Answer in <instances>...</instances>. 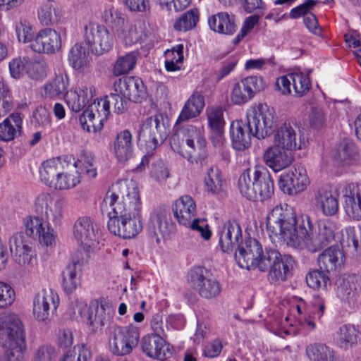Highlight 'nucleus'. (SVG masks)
Wrapping results in <instances>:
<instances>
[{
    "label": "nucleus",
    "instance_id": "13",
    "mask_svg": "<svg viewBox=\"0 0 361 361\" xmlns=\"http://www.w3.org/2000/svg\"><path fill=\"white\" fill-rule=\"evenodd\" d=\"M84 40L92 53L97 56L109 51L114 42V36L109 30L95 23H90L85 26Z\"/></svg>",
    "mask_w": 361,
    "mask_h": 361
},
{
    "label": "nucleus",
    "instance_id": "19",
    "mask_svg": "<svg viewBox=\"0 0 361 361\" xmlns=\"http://www.w3.org/2000/svg\"><path fill=\"white\" fill-rule=\"evenodd\" d=\"M339 192L330 185L319 188L314 194L312 203L314 208L325 216H332L339 209Z\"/></svg>",
    "mask_w": 361,
    "mask_h": 361
},
{
    "label": "nucleus",
    "instance_id": "1",
    "mask_svg": "<svg viewBox=\"0 0 361 361\" xmlns=\"http://www.w3.org/2000/svg\"><path fill=\"white\" fill-rule=\"evenodd\" d=\"M102 210L106 212L107 227L114 235L130 239L142 229V203L137 183L133 180L114 183L104 197Z\"/></svg>",
    "mask_w": 361,
    "mask_h": 361
},
{
    "label": "nucleus",
    "instance_id": "49",
    "mask_svg": "<svg viewBox=\"0 0 361 361\" xmlns=\"http://www.w3.org/2000/svg\"><path fill=\"white\" fill-rule=\"evenodd\" d=\"M183 44H179L164 52L165 68L168 72L181 70L183 63Z\"/></svg>",
    "mask_w": 361,
    "mask_h": 361
},
{
    "label": "nucleus",
    "instance_id": "21",
    "mask_svg": "<svg viewBox=\"0 0 361 361\" xmlns=\"http://www.w3.org/2000/svg\"><path fill=\"white\" fill-rule=\"evenodd\" d=\"M310 180L305 168L298 166L280 176L279 187L283 193L294 195L305 191Z\"/></svg>",
    "mask_w": 361,
    "mask_h": 361
},
{
    "label": "nucleus",
    "instance_id": "36",
    "mask_svg": "<svg viewBox=\"0 0 361 361\" xmlns=\"http://www.w3.org/2000/svg\"><path fill=\"white\" fill-rule=\"evenodd\" d=\"M242 237V231L240 225L235 221L225 224L222 231L219 233V245L224 252L232 251L235 245H238L239 240Z\"/></svg>",
    "mask_w": 361,
    "mask_h": 361
},
{
    "label": "nucleus",
    "instance_id": "53",
    "mask_svg": "<svg viewBox=\"0 0 361 361\" xmlns=\"http://www.w3.org/2000/svg\"><path fill=\"white\" fill-rule=\"evenodd\" d=\"M90 55L82 44H75L71 47L68 54V61L73 68L82 69L90 63Z\"/></svg>",
    "mask_w": 361,
    "mask_h": 361
},
{
    "label": "nucleus",
    "instance_id": "52",
    "mask_svg": "<svg viewBox=\"0 0 361 361\" xmlns=\"http://www.w3.org/2000/svg\"><path fill=\"white\" fill-rule=\"evenodd\" d=\"M306 355L310 361H343L334 352L324 345L314 344L306 348Z\"/></svg>",
    "mask_w": 361,
    "mask_h": 361
},
{
    "label": "nucleus",
    "instance_id": "57",
    "mask_svg": "<svg viewBox=\"0 0 361 361\" xmlns=\"http://www.w3.org/2000/svg\"><path fill=\"white\" fill-rule=\"evenodd\" d=\"M199 20L197 9L192 8L183 13L174 23V28L178 31H188L196 26Z\"/></svg>",
    "mask_w": 361,
    "mask_h": 361
},
{
    "label": "nucleus",
    "instance_id": "35",
    "mask_svg": "<svg viewBox=\"0 0 361 361\" xmlns=\"http://www.w3.org/2000/svg\"><path fill=\"white\" fill-rule=\"evenodd\" d=\"M172 210L178 223L180 225H187L196 214V203L190 195H183L176 200Z\"/></svg>",
    "mask_w": 361,
    "mask_h": 361
},
{
    "label": "nucleus",
    "instance_id": "5",
    "mask_svg": "<svg viewBox=\"0 0 361 361\" xmlns=\"http://www.w3.org/2000/svg\"><path fill=\"white\" fill-rule=\"evenodd\" d=\"M298 228L301 235L296 249L306 250L311 253L320 251L335 238L336 225L330 220L320 221L314 226L310 216L302 214Z\"/></svg>",
    "mask_w": 361,
    "mask_h": 361
},
{
    "label": "nucleus",
    "instance_id": "2",
    "mask_svg": "<svg viewBox=\"0 0 361 361\" xmlns=\"http://www.w3.org/2000/svg\"><path fill=\"white\" fill-rule=\"evenodd\" d=\"M71 157H55L44 161L39 168L41 182L51 189L63 191L75 188L81 182L80 172Z\"/></svg>",
    "mask_w": 361,
    "mask_h": 361
},
{
    "label": "nucleus",
    "instance_id": "62",
    "mask_svg": "<svg viewBox=\"0 0 361 361\" xmlns=\"http://www.w3.org/2000/svg\"><path fill=\"white\" fill-rule=\"evenodd\" d=\"M47 70L48 65L44 60H29L27 75L33 80H42L47 75Z\"/></svg>",
    "mask_w": 361,
    "mask_h": 361
},
{
    "label": "nucleus",
    "instance_id": "59",
    "mask_svg": "<svg viewBox=\"0 0 361 361\" xmlns=\"http://www.w3.org/2000/svg\"><path fill=\"white\" fill-rule=\"evenodd\" d=\"M107 108L117 114L123 113L127 109V99L119 92L110 93L102 98Z\"/></svg>",
    "mask_w": 361,
    "mask_h": 361
},
{
    "label": "nucleus",
    "instance_id": "24",
    "mask_svg": "<svg viewBox=\"0 0 361 361\" xmlns=\"http://www.w3.org/2000/svg\"><path fill=\"white\" fill-rule=\"evenodd\" d=\"M300 133V128L296 125L284 123L274 134V145L290 152L300 149L305 142V138L299 135Z\"/></svg>",
    "mask_w": 361,
    "mask_h": 361
},
{
    "label": "nucleus",
    "instance_id": "14",
    "mask_svg": "<svg viewBox=\"0 0 361 361\" xmlns=\"http://www.w3.org/2000/svg\"><path fill=\"white\" fill-rule=\"evenodd\" d=\"M188 282L194 290L206 299L214 298L221 292L219 281L212 277L207 270L202 267H196L190 269L188 274Z\"/></svg>",
    "mask_w": 361,
    "mask_h": 361
},
{
    "label": "nucleus",
    "instance_id": "20",
    "mask_svg": "<svg viewBox=\"0 0 361 361\" xmlns=\"http://www.w3.org/2000/svg\"><path fill=\"white\" fill-rule=\"evenodd\" d=\"M62 38L59 32L50 27L39 30L29 44V47L35 52L53 54L61 48Z\"/></svg>",
    "mask_w": 361,
    "mask_h": 361
},
{
    "label": "nucleus",
    "instance_id": "46",
    "mask_svg": "<svg viewBox=\"0 0 361 361\" xmlns=\"http://www.w3.org/2000/svg\"><path fill=\"white\" fill-rule=\"evenodd\" d=\"M204 106V99L199 93H194L185 104L176 123L185 121L197 116Z\"/></svg>",
    "mask_w": 361,
    "mask_h": 361
},
{
    "label": "nucleus",
    "instance_id": "8",
    "mask_svg": "<svg viewBox=\"0 0 361 361\" xmlns=\"http://www.w3.org/2000/svg\"><path fill=\"white\" fill-rule=\"evenodd\" d=\"M109 351L116 356L129 355L138 344L140 332L133 324L119 326L113 324L106 331Z\"/></svg>",
    "mask_w": 361,
    "mask_h": 361
},
{
    "label": "nucleus",
    "instance_id": "33",
    "mask_svg": "<svg viewBox=\"0 0 361 361\" xmlns=\"http://www.w3.org/2000/svg\"><path fill=\"white\" fill-rule=\"evenodd\" d=\"M311 310L305 302L300 299L296 303L293 304L290 309V314L285 318L286 322L291 326H302L310 329H314L316 324L312 321Z\"/></svg>",
    "mask_w": 361,
    "mask_h": 361
},
{
    "label": "nucleus",
    "instance_id": "31",
    "mask_svg": "<svg viewBox=\"0 0 361 361\" xmlns=\"http://www.w3.org/2000/svg\"><path fill=\"white\" fill-rule=\"evenodd\" d=\"M94 94V89L92 86L81 85L66 92L65 101L71 111L78 113L83 109Z\"/></svg>",
    "mask_w": 361,
    "mask_h": 361
},
{
    "label": "nucleus",
    "instance_id": "22",
    "mask_svg": "<svg viewBox=\"0 0 361 361\" xmlns=\"http://www.w3.org/2000/svg\"><path fill=\"white\" fill-rule=\"evenodd\" d=\"M265 82L262 78L249 76L236 82L232 87L231 99L235 105L246 104L256 92L263 90Z\"/></svg>",
    "mask_w": 361,
    "mask_h": 361
},
{
    "label": "nucleus",
    "instance_id": "43",
    "mask_svg": "<svg viewBox=\"0 0 361 361\" xmlns=\"http://www.w3.org/2000/svg\"><path fill=\"white\" fill-rule=\"evenodd\" d=\"M68 85V76L59 75L41 87L40 94L45 99H57L64 94Z\"/></svg>",
    "mask_w": 361,
    "mask_h": 361
},
{
    "label": "nucleus",
    "instance_id": "51",
    "mask_svg": "<svg viewBox=\"0 0 361 361\" xmlns=\"http://www.w3.org/2000/svg\"><path fill=\"white\" fill-rule=\"evenodd\" d=\"M139 56L140 54L137 51H132L123 56H119L114 65V75L119 76L127 74L133 71L135 67Z\"/></svg>",
    "mask_w": 361,
    "mask_h": 361
},
{
    "label": "nucleus",
    "instance_id": "39",
    "mask_svg": "<svg viewBox=\"0 0 361 361\" xmlns=\"http://www.w3.org/2000/svg\"><path fill=\"white\" fill-rule=\"evenodd\" d=\"M82 265L78 259L73 260L62 273V285L66 293H73L80 284Z\"/></svg>",
    "mask_w": 361,
    "mask_h": 361
},
{
    "label": "nucleus",
    "instance_id": "3",
    "mask_svg": "<svg viewBox=\"0 0 361 361\" xmlns=\"http://www.w3.org/2000/svg\"><path fill=\"white\" fill-rule=\"evenodd\" d=\"M0 361H24L27 349L25 326L18 315L10 313L0 321Z\"/></svg>",
    "mask_w": 361,
    "mask_h": 361
},
{
    "label": "nucleus",
    "instance_id": "55",
    "mask_svg": "<svg viewBox=\"0 0 361 361\" xmlns=\"http://www.w3.org/2000/svg\"><path fill=\"white\" fill-rule=\"evenodd\" d=\"M322 269H313L306 275V282L312 289H325L330 284L329 276Z\"/></svg>",
    "mask_w": 361,
    "mask_h": 361
},
{
    "label": "nucleus",
    "instance_id": "29",
    "mask_svg": "<svg viewBox=\"0 0 361 361\" xmlns=\"http://www.w3.org/2000/svg\"><path fill=\"white\" fill-rule=\"evenodd\" d=\"M175 230V225L168 217L166 212L161 209H155L149 216L148 231L153 235L157 243H160L162 238L169 237Z\"/></svg>",
    "mask_w": 361,
    "mask_h": 361
},
{
    "label": "nucleus",
    "instance_id": "48",
    "mask_svg": "<svg viewBox=\"0 0 361 361\" xmlns=\"http://www.w3.org/2000/svg\"><path fill=\"white\" fill-rule=\"evenodd\" d=\"M310 73V71L303 72L300 69H295L290 73V78L295 97H301L309 92L311 87Z\"/></svg>",
    "mask_w": 361,
    "mask_h": 361
},
{
    "label": "nucleus",
    "instance_id": "54",
    "mask_svg": "<svg viewBox=\"0 0 361 361\" xmlns=\"http://www.w3.org/2000/svg\"><path fill=\"white\" fill-rule=\"evenodd\" d=\"M222 176L220 170L215 166H210L205 174L204 183L205 190L212 194H218L222 189Z\"/></svg>",
    "mask_w": 361,
    "mask_h": 361
},
{
    "label": "nucleus",
    "instance_id": "12",
    "mask_svg": "<svg viewBox=\"0 0 361 361\" xmlns=\"http://www.w3.org/2000/svg\"><path fill=\"white\" fill-rule=\"evenodd\" d=\"M267 248L263 251L260 243L255 238H248L241 242L235 253V259L238 266L242 269H258L264 262L267 255Z\"/></svg>",
    "mask_w": 361,
    "mask_h": 361
},
{
    "label": "nucleus",
    "instance_id": "25",
    "mask_svg": "<svg viewBox=\"0 0 361 361\" xmlns=\"http://www.w3.org/2000/svg\"><path fill=\"white\" fill-rule=\"evenodd\" d=\"M114 90L133 102H140L146 96L143 82L137 77L119 78L114 84Z\"/></svg>",
    "mask_w": 361,
    "mask_h": 361
},
{
    "label": "nucleus",
    "instance_id": "27",
    "mask_svg": "<svg viewBox=\"0 0 361 361\" xmlns=\"http://www.w3.org/2000/svg\"><path fill=\"white\" fill-rule=\"evenodd\" d=\"M263 160L274 172H279L293 164L294 157L290 151L274 145L265 149Z\"/></svg>",
    "mask_w": 361,
    "mask_h": 361
},
{
    "label": "nucleus",
    "instance_id": "18",
    "mask_svg": "<svg viewBox=\"0 0 361 361\" xmlns=\"http://www.w3.org/2000/svg\"><path fill=\"white\" fill-rule=\"evenodd\" d=\"M66 203L62 199L54 200L51 194L42 192L36 198L35 211L44 214L47 222L51 221L54 225H60L64 216Z\"/></svg>",
    "mask_w": 361,
    "mask_h": 361
},
{
    "label": "nucleus",
    "instance_id": "42",
    "mask_svg": "<svg viewBox=\"0 0 361 361\" xmlns=\"http://www.w3.org/2000/svg\"><path fill=\"white\" fill-rule=\"evenodd\" d=\"M257 183H255V196L252 200L264 201L269 199L274 194V183L271 176L263 166H261L259 174H256Z\"/></svg>",
    "mask_w": 361,
    "mask_h": 361
},
{
    "label": "nucleus",
    "instance_id": "7",
    "mask_svg": "<svg viewBox=\"0 0 361 361\" xmlns=\"http://www.w3.org/2000/svg\"><path fill=\"white\" fill-rule=\"evenodd\" d=\"M68 314L75 319L85 323L90 331L96 333L109 323L111 314L107 312L104 305L97 301L87 305L82 300L72 302L68 308Z\"/></svg>",
    "mask_w": 361,
    "mask_h": 361
},
{
    "label": "nucleus",
    "instance_id": "34",
    "mask_svg": "<svg viewBox=\"0 0 361 361\" xmlns=\"http://www.w3.org/2000/svg\"><path fill=\"white\" fill-rule=\"evenodd\" d=\"M344 261V253L338 245H332L325 249L317 258L319 268L326 272L340 269L343 265Z\"/></svg>",
    "mask_w": 361,
    "mask_h": 361
},
{
    "label": "nucleus",
    "instance_id": "56",
    "mask_svg": "<svg viewBox=\"0 0 361 361\" xmlns=\"http://www.w3.org/2000/svg\"><path fill=\"white\" fill-rule=\"evenodd\" d=\"M357 149L352 142H346L341 144L335 159L343 165L351 164L357 159Z\"/></svg>",
    "mask_w": 361,
    "mask_h": 361
},
{
    "label": "nucleus",
    "instance_id": "16",
    "mask_svg": "<svg viewBox=\"0 0 361 361\" xmlns=\"http://www.w3.org/2000/svg\"><path fill=\"white\" fill-rule=\"evenodd\" d=\"M59 305V297L56 292L51 288L42 289L33 298L32 314L37 321L47 323Z\"/></svg>",
    "mask_w": 361,
    "mask_h": 361
},
{
    "label": "nucleus",
    "instance_id": "6",
    "mask_svg": "<svg viewBox=\"0 0 361 361\" xmlns=\"http://www.w3.org/2000/svg\"><path fill=\"white\" fill-rule=\"evenodd\" d=\"M170 145L175 152L190 162L195 160L197 153L202 156V161L206 157V140L202 128L183 126L171 136Z\"/></svg>",
    "mask_w": 361,
    "mask_h": 361
},
{
    "label": "nucleus",
    "instance_id": "10",
    "mask_svg": "<svg viewBox=\"0 0 361 361\" xmlns=\"http://www.w3.org/2000/svg\"><path fill=\"white\" fill-rule=\"evenodd\" d=\"M294 264L293 258L289 255H281L275 248L267 250L260 271L269 270V279L271 282L284 281L290 273Z\"/></svg>",
    "mask_w": 361,
    "mask_h": 361
},
{
    "label": "nucleus",
    "instance_id": "38",
    "mask_svg": "<svg viewBox=\"0 0 361 361\" xmlns=\"http://www.w3.org/2000/svg\"><path fill=\"white\" fill-rule=\"evenodd\" d=\"M23 118L19 113L9 115L0 123V140L10 142L20 135Z\"/></svg>",
    "mask_w": 361,
    "mask_h": 361
},
{
    "label": "nucleus",
    "instance_id": "63",
    "mask_svg": "<svg viewBox=\"0 0 361 361\" xmlns=\"http://www.w3.org/2000/svg\"><path fill=\"white\" fill-rule=\"evenodd\" d=\"M14 28L18 42L31 44L34 35H32V25L27 20L20 19L16 22Z\"/></svg>",
    "mask_w": 361,
    "mask_h": 361
},
{
    "label": "nucleus",
    "instance_id": "45",
    "mask_svg": "<svg viewBox=\"0 0 361 361\" xmlns=\"http://www.w3.org/2000/svg\"><path fill=\"white\" fill-rule=\"evenodd\" d=\"M144 24L141 22L128 23L126 21L125 25L117 29L118 37L126 46H130L142 39L143 34Z\"/></svg>",
    "mask_w": 361,
    "mask_h": 361
},
{
    "label": "nucleus",
    "instance_id": "58",
    "mask_svg": "<svg viewBox=\"0 0 361 361\" xmlns=\"http://www.w3.org/2000/svg\"><path fill=\"white\" fill-rule=\"evenodd\" d=\"M102 17L105 23L111 25L116 32L117 29L123 27L127 21L126 15L115 10L111 6L105 8Z\"/></svg>",
    "mask_w": 361,
    "mask_h": 361
},
{
    "label": "nucleus",
    "instance_id": "32",
    "mask_svg": "<svg viewBox=\"0 0 361 361\" xmlns=\"http://www.w3.org/2000/svg\"><path fill=\"white\" fill-rule=\"evenodd\" d=\"M230 134L233 148L242 151L250 146L254 131L247 120V122L237 120L231 123Z\"/></svg>",
    "mask_w": 361,
    "mask_h": 361
},
{
    "label": "nucleus",
    "instance_id": "17",
    "mask_svg": "<svg viewBox=\"0 0 361 361\" xmlns=\"http://www.w3.org/2000/svg\"><path fill=\"white\" fill-rule=\"evenodd\" d=\"M109 114L110 110L102 98L97 99L80 116L79 121L83 130L97 132L103 128Z\"/></svg>",
    "mask_w": 361,
    "mask_h": 361
},
{
    "label": "nucleus",
    "instance_id": "15",
    "mask_svg": "<svg viewBox=\"0 0 361 361\" xmlns=\"http://www.w3.org/2000/svg\"><path fill=\"white\" fill-rule=\"evenodd\" d=\"M25 233L28 237L37 240L39 245L44 247H53L56 245L57 235L49 222L42 219L28 216L23 220Z\"/></svg>",
    "mask_w": 361,
    "mask_h": 361
},
{
    "label": "nucleus",
    "instance_id": "11",
    "mask_svg": "<svg viewBox=\"0 0 361 361\" xmlns=\"http://www.w3.org/2000/svg\"><path fill=\"white\" fill-rule=\"evenodd\" d=\"M167 136V129L161 115L146 118L138 133V140L145 145L147 153L152 152Z\"/></svg>",
    "mask_w": 361,
    "mask_h": 361
},
{
    "label": "nucleus",
    "instance_id": "30",
    "mask_svg": "<svg viewBox=\"0 0 361 361\" xmlns=\"http://www.w3.org/2000/svg\"><path fill=\"white\" fill-rule=\"evenodd\" d=\"M345 214L355 220H361V185H345L341 190Z\"/></svg>",
    "mask_w": 361,
    "mask_h": 361
},
{
    "label": "nucleus",
    "instance_id": "9",
    "mask_svg": "<svg viewBox=\"0 0 361 361\" xmlns=\"http://www.w3.org/2000/svg\"><path fill=\"white\" fill-rule=\"evenodd\" d=\"M247 120L254 131V137L259 140L270 136L276 127L274 111L267 104L252 106L247 111Z\"/></svg>",
    "mask_w": 361,
    "mask_h": 361
},
{
    "label": "nucleus",
    "instance_id": "26",
    "mask_svg": "<svg viewBox=\"0 0 361 361\" xmlns=\"http://www.w3.org/2000/svg\"><path fill=\"white\" fill-rule=\"evenodd\" d=\"M65 11L61 2L45 0L37 8V17L42 26L57 25L64 18Z\"/></svg>",
    "mask_w": 361,
    "mask_h": 361
},
{
    "label": "nucleus",
    "instance_id": "41",
    "mask_svg": "<svg viewBox=\"0 0 361 361\" xmlns=\"http://www.w3.org/2000/svg\"><path fill=\"white\" fill-rule=\"evenodd\" d=\"M260 166H255L253 169H247L243 171L238 180V187L240 192L247 199H253L255 196V183H257L256 174H259Z\"/></svg>",
    "mask_w": 361,
    "mask_h": 361
},
{
    "label": "nucleus",
    "instance_id": "37",
    "mask_svg": "<svg viewBox=\"0 0 361 361\" xmlns=\"http://www.w3.org/2000/svg\"><path fill=\"white\" fill-rule=\"evenodd\" d=\"M114 152L119 162H125L133 154V136L128 130H123L116 135L114 142Z\"/></svg>",
    "mask_w": 361,
    "mask_h": 361
},
{
    "label": "nucleus",
    "instance_id": "23",
    "mask_svg": "<svg viewBox=\"0 0 361 361\" xmlns=\"http://www.w3.org/2000/svg\"><path fill=\"white\" fill-rule=\"evenodd\" d=\"M73 234L78 244L88 250L98 242L99 231L94 220L89 216H80L75 221Z\"/></svg>",
    "mask_w": 361,
    "mask_h": 361
},
{
    "label": "nucleus",
    "instance_id": "47",
    "mask_svg": "<svg viewBox=\"0 0 361 361\" xmlns=\"http://www.w3.org/2000/svg\"><path fill=\"white\" fill-rule=\"evenodd\" d=\"M358 337V331L353 325L343 324L336 332V343L338 348L348 350L356 343Z\"/></svg>",
    "mask_w": 361,
    "mask_h": 361
},
{
    "label": "nucleus",
    "instance_id": "61",
    "mask_svg": "<svg viewBox=\"0 0 361 361\" xmlns=\"http://www.w3.org/2000/svg\"><path fill=\"white\" fill-rule=\"evenodd\" d=\"M29 59L25 57H16L8 63V68L11 76L13 78L19 79L27 73Z\"/></svg>",
    "mask_w": 361,
    "mask_h": 361
},
{
    "label": "nucleus",
    "instance_id": "28",
    "mask_svg": "<svg viewBox=\"0 0 361 361\" xmlns=\"http://www.w3.org/2000/svg\"><path fill=\"white\" fill-rule=\"evenodd\" d=\"M9 249L13 260L20 266L30 264L34 256L31 243L25 238L21 233H14L8 241Z\"/></svg>",
    "mask_w": 361,
    "mask_h": 361
},
{
    "label": "nucleus",
    "instance_id": "4",
    "mask_svg": "<svg viewBox=\"0 0 361 361\" xmlns=\"http://www.w3.org/2000/svg\"><path fill=\"white\" fill-rule=\"evenodd\" d=\"M300 216L288 205H277L267 215L266 229L272 241L283 240L292 247L299 245Z\"/></svg>",
    "mask_w": 361,
    "mask_h": 361
},
{
    "label": "nucleus",
    "instance_id": "40",
    "mask_svg": "<svg viewBox=\"0 0 361 361\" xmlns=\"http://www.w3.org/2000/svg\"><path fill=\"white\" fill-rule=\"evenodd\" d=\"M142 349L148 357L152 358L162 360L166 356V343L160 335L145 336L142 341Z\"/></svg>",
    "mask_w": 361,
    "mask_h": 361
},
{
    "label": "nucleus",
    "instance_id": "44",
    "mask_svg": "<svg viewBox=\"0 0 361 361\" xmlns=\"http://www.w3.org/2000/svg\"><path fill=\"white\" fill-rule=\"evenodd\" d=\"M209 28L215 32L233 35L235 31V25L233 17L227 13L220 12L208 18Z\"/></svg>",
    "mask_w": 361,
    "mask_h": 361
},
{
    "label": "nucleus",
    "instance_id": "64",
    "mask_svg": "<svg viewBox=\"0 0 361 361\" xmlns=\"http://www.w3.org/2000/svg\"><path fill=\"white\" fill-rule=\"evenodd\" d=\"M183 226L189 228L192 231L197 233L204 240H209L212 236V231L209 228V225L203 219H192L190 221L189 224Z\"/></svg>",
    "mask_w": 361,
    "mask_h": 361
},
{
    "label": "nucleus",
    "instance_id": "60",
    "mask_svg": "<svg viewBox=\"0 0 361 361\" xmlns=\"http://www.w3.org/2000/svg\"><path fill=\"white\" fill-rule=\"evenodd\" d=\"M58 354V350L54 345L44 343L35 350L33 361H56Z\"/></svg>",
    "mask_w": 361,
    "mask_h": 361
},
{
    "label": "nucleus",
    "instance_id": "50",
    "mask_svg": "<svg viewBox=\"0 0 361 361\" xmlns=\"http://www.w3.org/2000/svg\"><path fill=\"white\" fill-rule=\"evenodd\" d=\"M77 170H81L90 179L97 176V168L94 156L90 152H83L77 159H71Z\"/></svg>",
    "mask_w": 361,
    "mask_h": 361
}]
</instances>
